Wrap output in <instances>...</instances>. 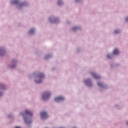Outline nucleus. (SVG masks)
<instances>
[{
	"label": "nucleus",
	"mask_w": 128,
	"mask_h": 128,
	"mask_svg": "<svg viewBox=\"0 0 128 128\" xmlns=\"http://www.w3.org/2000/svg\"><path fill=\"white\" fill-rule=\"evenodd\" d=\"M44 75L43 74L40 73L38 74V79L39 80V81H38L37 80H36V84H40L42 82V80L44 78Z\"/></svg>",
	"instance_id": "nucleus-1"
},
{
	"label": "nucleus",
	"mask_w": 128,
	"mask_h": 128,
	"mask_svg": "<svg viewBox=\"0 0 128 128\" xmlns=\"http://www.w3.org/2000/svg\"><path fill=\"white\" fill-rule=\"evenodd\" d=\"M50 92H45L43 94L42 98L43 100H48L50 96Z\"/></svg>",
	"instance_id": "nucleus-2"
},
{
	"label": "nucleus",
	"mask_w": 128,
	"mask_h": 128,
	"mask_svg": "<svg viewBox=\"0 0 128 128\" xmlns=\"http://www.w3.org/2000/svg\"><path fill=\"white\" fill-rule=\"evenodd\" d=\"M41 118H47L48 113H46V112H41Z\"/></svg>",
	"instance_id": "nucleus-3"
},
{
	"label": "nucleus",
	"mask_w": 128,
	"mask_h": 128,
	"mask_svg": "<svg viewBox=\"0 0 128 128\" xmlns=\"http://www.w3.org/2000/svg\"><path fill=\"white\" fill-rule=\"evenodd\" d=\"M85 84L86 86H92V82H90V80H87L84 81Z\"/></svg>",
	"instance_id": "nucleus-4"
},
{
	"label": "nucleus",
	"mask_w": 128,
	"mask_h": 128,
	"mask_svg": "<svg viewBox=\"0 0 128 128\" xmlns=\"http://www.w3.org/2000/svg\"><path fill=\"white\" fill-rule=\"evenodd\" d=\"M64 97L60 96L58 97H57L55 98V101L56 102H60V100H64Z\"/></svg>",
	"instance_id": "nucleus-5"
},
{
	"label": "nucleus",
	"mask_w": 128,
	"mask_h": 128,
	"mask_svg": "<svg viewBox=\"0 0 128 128\" xmlns=\"http://www.w3.org/2000/svg\"><path fill=\"white\" fill-rule=\"evenodd\" d=\"M25 116H30L32 117V113L28 110H26L25 111Z\"/></svg>",
	"instance_id": "nucleus-6"
},
{
	"label": "nucleus",
	"mask_w": 128,
	"mask_h": 128,
	"mask_svg": "<svg viewBox=\"0 0 128 128\" xmlns=\"http://www.w3.org/2000/svg\"><path fill=\"white\" fill-rule=\"evenodd\" d=\"M92 76L94 78H96V80H98V78H100V76H98V74H96L94 72L92 73Z\"/></svg>",
	"instance_id": "nucleus-7"
},
{
	"label": "nucleus",
	"mask_w": 128,
	"mask_h": 128,
	"mask_svg": "<svg viewBox=\"0 0 128 128\" xmlns=\"http://www.w3.org/2000/svg\"><path fill=\"white\" fill-rule=\"evenodd\" d=\"M18 2H19L18 0H13L12 2V4H18Z\"/></svg>",
	"instance_id": "nucleus-8"
},
{
	"label": "nucleus",
	"mask_w": 128,
	"mask_h": 128,
	"mask_svg": "<svg viewBox=\"0 0 128 128\" xmlns=\"http://www.w3.org/2000/svg\"><path fill=\"white\" fill-rule=\"evenodd\" d=\"M120 54V51L118 49H115L113 52V54Z\"/></svg>",
	"instance_id": "nucleus-9"
},
{
	"label": "nucleus",
	"mask_w": 128,
	"mask_h": 128,
	"mask_svg": "<svg viewBox=\"0 0 128 128\" xmlns=\"http://www.w3.org/2000/svg\"><path fill=\"white\" fill-rule=\"evenodd\" d=\"M23 116H24V122H26V124H30V122H28V118H26V116H24V115Z\"/></svg>",
	"instance_id": "nucleus-10"
},
{
	"label": "nucleus",
	"mask_w": 128,
	"mask_h": 128,
	"mask_svg": "<svg viewBox=\"0 0 128 128\" xmlns=\"http://www.w3.org/2000/svg\"><path fill=\"white\" fill-rule=\"evenodd\" d=\"M34 29H31L30 30V31L29 32V34H34Z\"/></svg>",
	"instance_id": "nucleus-11"
},
{
	"label": "nucleus",
	"mask_w": 128,
	"mask_h": 128,
	"mask_svg": "<svg viewBox=\"0 0 128 128\" xmlns=\"http://www.w3.org/2000/svg\"><path fill=\"white\" fill-rule=\"evenodd\" d=\"M4 50L2 49H0V56H3L4 55Z\"/></svg>",
	"instance_id": "nucleus-12"
},
{
	"label": "nucleus",
	"mask_w": 128,
	"mask_h": 128,
	"mask_svg": "<svg viewBox=\"0 0 128 128\" xmlns=\"http://www.w3.org/2000/svg\"><path fill=\"white\" fill-rule=\"evenodd\" d=\"M58 6H61V4H62V1L58 0Z\"/></svg>",
	"instance_id": "nucleus-13"
},
{
	"label": "nucleus",
	"mask_w": 128,
	"mask_h": 128,
	"mask_svg": "<svg viewBox=\"0 0 128 128\" xmlns=\"http://www.w3.org/2000/svg\"><path fill=\"white\" fill-rule=\"evenodd\" d=\"M98 84L99 86H103L102 83V82H98Z\"/></svg>",
	"instance_id": "nucleus-14"
},
{
	"label": "nucleus",
	"mask_w": 128,
	"mask_h": 128,
	"mask_svg": "<svg viewBox=\"0 0 128 128\" xmlns=\"http://www.w3.org/2000/svg\"><path fill=\"white\" fill-rule=\"evenodd\" d=\"M76 30H78V28H76V27H74V28H72V30H74V31Z\"/></svg>",
	"instance_id": "nucleus-15"
},
{
	"label": "nucleus",
	"mask_w": 128,
	"mask_h": 128,
	"mask_svg": "<svg viewBox=\"0 0 128 128\" xmlns=\"http://www.w3.org/2000/svg\"><path fill=\"white\" fill-rule=\"evenodd\" d=\"M107 58H112V55H110V54H108V55L107 56Z\"/></svg>",
	"instance_id": "nucleus-16"
},
{
	"label": "nucleus",
	"mask_w": 128,
	"mask_h": 128,
	"mask_svg": "<svg viewBox=\"0 0 128 128\" xmlns=\"http://www.w3.org/2000/svg\"><path fill=\"white\" fill-rule=\"evenodd\" d=\"M118 32H120V30H116L114 31L115 34H118Z\"/></svg>",
	"instance_id": "nucleus-17"
},
{
	"label": "nucleus",
	"mask_w": 128,
	"mask_h": 128,
	"mask_svg": "<svg viewBox=\"0 0 128 128\" xmlns=\"http://www.w3.org/2000/svg\"><path fill=\"white\" fill-rule=\"evenodd\" d=\"M0 88H4V85L0 84Z\"/></svg>",
	"instance_id": "nucleus-18"
},
{
	"label": "nucleus",
	"mask_w": 128,
	"mask_h": 128,
	"mask_svg": "<svg viewBox=\"0 0 128 128\" xmlns=\"http://www.w3.org/2000/svg\"><path fill=\"white\" fill-rule=\"evenodd\" d=\"M126 22H128V17L126 18Z\"/></svg>",
	"instance_id": "nucleus-19"
},
{
	"label": "nucleus",
	"mask_w": 128,
	"mask_h": 128,
	"mask_svg": "<svg viewBox=\"0 0 128 128\" xmlns=\"http://www.w3.org/2000/svg\"><path fill=\"white\" fill-rule=\"evenodd\" d=\"M24 4H20V6H22Z\"/></svg>",
	"instance_id": "nucleus-20"
},
{
	"label": "nucleus",
	"mask_w": 128,
	"mask_h": 128,
	"mask_svg": "<svg viewBox=\"0 0 128 128\" xmlns=\"http://www.w3.org/2000/svg\"><path fill=\"white\" fill-rule=\"evenodd\" d=\"M15 128H20V127H16Z\"/></svg>",
	"instance_id": "nucleus-21"
},
{
	"label": "nucleus",
	"mask_w": 128,
	"mask_h": 128,
	"mask_svg": "<svg viewBox=\"0 0 128 128\" xmlns=\"http://www.w3.org/2000/svg\"><path fill=\"white\" fill-rule=\"evenodd\" d=\"M0 96H2V93L1 92H0Z\"/></svg>",
	"instance_id": "nucleus-22"
},
{
	"label": "nucleus",
	"mask_w": 128,
	"mask_h": 128,
	"mask_svg": "<svg viewBox=\"0 0 128 128\" xmlns=\"http://www.w3.org/2000/svg\"><path fill=\"white\" fill-rule=\"evenodd\" d=\"M76 0V2H78V0Z\"/></svg>",
	"instance_id": "nucleus-23"
},
{
	"label": "nucleus",
	"mask_w": 128,
	"mask_h": 128,
	"mask_svg": "<svg viewBox=\"0 0 128 128\" xmlns=\"http://www.w3.org/2000/svg\"><path fill=\"white\" fill-rule=\"evenodd\" d=\"M126 124L128 125V122H126Z\"/></svg>",
	"instance_id": "nucleus-24"
}]
</instances>
